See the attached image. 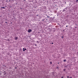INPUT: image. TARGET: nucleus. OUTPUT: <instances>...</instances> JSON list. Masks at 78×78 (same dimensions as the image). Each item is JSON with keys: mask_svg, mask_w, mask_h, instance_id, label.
<instances>
[{"mask_svg": "<svg viewBox=\"0 0 78 78\" xmlns=\"http://www.w3.org/2000/svg\"><path fill=\"white\" fill-rule=\"evenodd\" d=\"M31 31H32V30L31 29H29L28 31V33H31Z\"/></svg>", "mask_w": 78, "mask_h": 78, "instance_id": "nucleus-1", "label": "nucleus"}, {"mask_svg": "<svg viewBox=\"0 0 78 78\" xmlns=\"http://www.w3.org/2000/svg\"><path fill=\"white\" fill-rule=\"evenodd\" d=\"M58 64H59V62H58Z\"/></svg>", "mask_w": 78, "mask_h": 78, "instance_id": "nucleus-18", "label": "nucleus"}, {"mask_svg": "<svg viewBox=\"0 0 78 78\" xmlns=\"http://www.w3.org/2000/svg\"><path fill=\"white\" fill-rule=\"evenodd\" d=\"M37 16H38V15H37Z\"/></svg>", "mask_w": 78, "mask_h": 78, "instance_id": "nucleus-22", "label": "nucleus"}, {"mask_svg": "<svg viewBox=\"0 0 78 78\" xmlns=\"http://www.w3.org/2000/svg\"><path fill=\"white\" fill-rule=\"evenodd\" d=\"M50 63L51 64H52V62H50Z\"/></svg>", "mask_w": 78, "mask_h": 78, "instance_id": "nucleus-7", "label": "nucleus"}, {"mask_svg": "<svg viewBox=\"0 0 78 78\" xmlns=\"http://www.w3.org/2000/svg\"><path fill=\"white\" fill-rule=\"evenodd\" d=\"M67 78H68V77H67Z\"/></svg>", "mask_w": 78, "mask_h": 78, "instance_id": "nucleus-23", "label": "nucleus"}, {"mask_svg": "<svg viewBox=\"0 0 78 78\" xmlns=\"http://www.w3.org/2000/svg\"><path fill=\"white\" fill-rule=\"evenodd\" d=\"M52 44H53V43H52Z\"/></svg>", "mask_w": 78, "mask_h": 78, "instance_id": "nucleus-11", "label": "nucleus"}, {"mask_svg": "<svg viewBox=\"0 0 78 78\" xmlns=\"http://www.w3.org/2000/svg\"><path fill=\"white\" fill-rule=\"evenodd\" d=\"M70 78H72V77H70Z\"/></svg>", "mask_w": 78, "mask_h": 78, "instance_id": "nucleus-14", "label": "nucleus"}, {"mask_svg": "<svg viewBox=\"0 0 78 78\" xmlns=\"http://www.w3.org/2000/svg\"><path fill=\"white\" fill-rule=\"evenodd\" d=\"M62 38H63V36L62 37Z\"/></svg>", "mask_w": 78, "mask_h": 78, "instance_id": "nucleus-10", "label": "nucleus"}, {"mask_svg": "<svg viewBox=\"0 0 78 78\" xmlns=\"http://www.w3.org/2000/svg\"><path fill=\"white\" fill-rule=\"evenodd\" d=\"M17 39H18V38L17 37H16L15 38V40H17Z\"/></svg>", "mask_w": 78, "mask_h": 78, "instance_id": "nucleus-3", "label": "nucleus"}, {"mask_svg": "<svg viewBox=\"0 0 78 78\" xmlns=\"http://www.w3.org/2000/svg\"><path fill=\"white\" fill-rule=\"evenodd\" d=\"M66 27H67V26H66Z\"/></svg>", "mask_w": 78, "mask_h": 78, "instance_id": "nucleus-17", "label": "nucleus"}, {"mask_svg": "<svg viewBox=\"0 0 78 78\" xmlns=\"http://www.w3.org/2000/svg\"><path fill=\"white\" fill-rule=\"evenodd\" d=\"M5 23H7V22H5Z\"/></svg>", "mask_w": 78, "mask_h": 78, "instance_id": "nucleus-15", "label": "nucleus"}, {"mask_svg": "<svg viewBox=\"0 0 78 78\" xmlns=\"http://www.w3.org/2000/svg\"><path fill=\"white\" fill-rule=\"evenodd\" d=\"M76 3H77V2H78V0H76Z\"/></svg>", "mask_w": 78, "mask_h": 78, "instance_id": "nucleus-5", "label": "nucleus"}, {"mask_svg": "<svg viewBox=\"0 0 78 78\" xmlns=\"http://www.w3.org/2000/svg\"><path fill=\"white\" fill-rule=\"evenodd\" d=\"M43 21H44V20H43Z\"/></svg>", "mask_w": 78, "mask_h": 78, "instance_id": "nucleus-20", "label": "nucleus"}, {"mask_svg": "<svg viewBox=\"0 0 78 78\" xmlns=\"http://www.w3.org/2000/svg\"><path fill=\"white\" fill-rule=\"evenodd\" d=\"M63 70H64V71H66V69H63Z\"/></svg>", "mask_w": 78, "mask_h": 78, "instance_id": "nucleus-8", "label": "nucleus"}, {"mask_svg": "<svg viewBox=\"0 0 78 78\" xmlns=\"http://www.w3.org/2000/svg\"><path fill=\"white\" fill-rule=\"evenodd\" d=\"M47 17L48 18V17H49L50 16H47Z\"/></svg>", "mask_w": 78, "mask_h": 78, "instance_id": "nucleus-9", "label": "nucleus"}, {"mask_svg": "<svg viewBox=\"0 0 78 78\" xmlns=\"http://www.w3.org/2000/svg\"><path fill=\"white\" fill-rule=\"evenodd\" d=\"M35 46H36V44H35Z\"/></svg>", "mask_w": 78, "mask_h": 78, "instance_id": "nucleus-16", "label": "nucleus"}, {"mask_svg": "<svg viewBox=\"0 0 78 78\" xmlns=\"http://www.w3.org/2000/svg\"><path fill=\"white\" fill-rule=\"evenodd\" d=\"M67 78H69V76H67Z\"/></svg>", "mask_w": 78, "mask_h": 78, "instance_id": "nucleus-13", "label": "nucleus"}, {"mask_svg": "<svg viewBox=\"0 0 78 78\" xmlns=\"http://www.w3.org/2000/svg\"><path fill=\"white\" fill-rule=\"evenodd\" d=\"M25 1L26 0H24Z\"/></svg>", "mask_w": 78, "mask_h": 78, "instance_id": "nucleus-21", "label": "nucleus"}, {"mask_svg": "<svg viewBox=\"0 0 78 78\" xmlns=\"http://www.w3.org/2000/svg\"><path fill=\"white\" fill-rule=\"evenodd\" d=\"M62 78H63V77H61Z\"/></svg>", "mask_w": 78, "mask_h": 78, "instance_id": "nucleus-12", "label": "nucleus"}, {"mask_svg": "<svg viewBox=\"0 0 78 78\" xmlns=\"http://www.w3.org/2000/svg\"><path fill=\"white\" fill-rule=\"evenodd\" d=\"M1 8H3V9H5V8L4 7H1Z\"/></svg>", "mask_w": 78, "mask_h": 78, "instance_id": "nucleus-4", "label": "nucleus"}, {"mask_svg": "<svg viewBox=\"0 0 78 78\" xmlns=\"http://www.w3.org/2000/svg\"><path fill=\"white\" fill-rule=\"evenodd\" d=\"M75 28H76V27Z\"/></svg>", "mask_w": 78, "mask_h": 78, "instance_id": "nucleus-19", "label": "nucleus"}, {"mask_svg": "<svg viewBox=\"0 0 78 78\" xmlns=\"http://www.w3.org/2000/svg\"><path fill=\"white\" fill-rule=\"evenodd\" d=\"M63 61H64V62H66V60H63Z\"/></svg>", "mask_w": 78, "mask_h": 78, "instance_id": "nucleus-6", "label": "nucleus"}, {"mask_svg": "<svg viewBox=\"0 0 78 78\" xmlns=\"http://www.w3.org/2000/svg\"><path fill=\"white\" fill-rule=\"evenodd\" d=\"M25 50H27V49L25 48H23V51H25Z\"/></svg>", "mask_w": 78, "mask_h": 78, "instance_id": "nucleus-2", "label": "nucleus"}]
</instances>
